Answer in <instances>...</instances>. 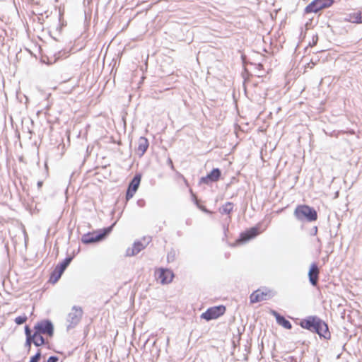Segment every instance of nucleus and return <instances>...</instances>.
Segmentation results:
<instances>
[{
	"instance_id": "39448f33",
	"label": "nucleus",
	"mask_w": 362,
	"mask_h": 362,
	"mask_svg": "<svg viewBox=\"0 0 362 362\" xmlns=\"http://www.w3.org/2000/svg\"><path fill=\"white\" fill-rule=\"evenodd\" d=\"M225 311L226 308L223 305L211 307L208 308L206 312L203 313L201 315V317L207 321H209L223 315Z\"/></svg>"
},
{
	"instance_id": "c756f323",
	"label": "nucleus",
	"mask_w": 362,
	"mask_h": 362,
	"mask_svg": "<svg viewBox=\"0 0 362 362\" xmlns=\"http://www.w3.org/2000/svg\"><path fill=\"white\" fill-rule=\"evenodd\" d=\"M168 262H170V261H173L174 260V258H175V254L172 253V252H170L168 254Z\"/></svg>"
},
{
	"instance_id": "6e6552de",
	"label": "nucleus",
	"mask_w": 362,
	"mask_h": 362,
	"mask_svg": "<svg viewBox=\"0 0 362 362\" xmlns=\"http://www.w3.org/2000/svg\"><path fill=\"white\" fill-rule=\"evenodd\" d=\"M141 175L140 174H136L133 177V179L130 182V183L128 186V189L127 190V193H126L127 200H129L134 197V194L136 193V192L137 191V189L139 187V185L141 182Z\"/></svg>"
},
{
	"instance_id": "0eeeda50",
	"label": "nucleus",
	"mask_w": 362,
	"mask_h": 362,
	"mask_svg": "<svg viewBox=\"0 0 362 362\" xmlns=\"http://www.w3.org/2000/svg\"><path fill=\"white\" fill-rule=\"evenodd\" d=\"M35 331L37 333L47 334L52 336L54 333L53 325L49 320H42L35 325Z\"/></svg>"
},
{
	"instance_id": "473e14b6",
	"label": "nucleus",
	"mask_w": 362,
	"mask_h": 362,
	"mask_svg": "<svg viewBox=\"0 0 362 362\" xmlns=\"http://www.w3.org/2000/svg\"><path fill=\"white\" fill-rule=\"evenodd\" d=\"M42 181H38L37 182V187L40 189L42 186Z\"/></svg>"
},
{
	"instance_id": "9d476101",
	"label": "nucleus",
	"mask_w": 362,
	"mask_h": 362,
	"mask_svg": "<svg viewBox=\"0 0 362 362\" xmlns=\"http://www.w3.org/2000/svg\"><path fill=\"white\" fill-rule=\"evenodd\" d=\"M313 332H316L320 337H323L325 339L329 337L327 325L320 317H317Z\"/></svg>"
},
{
	"instance_id": "ddd939ff",
	"label": "nucleus",
	"mask_w": 362,
	"mask_h": 362,
	"mask_svg": "<svg viewBox=\"0 0 362 362\" xmlns=\"http://www.w3.org/2000/svg\"><path fill=\"white\" fill-rule=\"evenodd\" d=\"M259 234V230L257 227H252L249 230L240 234V241L246 242L248 241Z\"/></svg>"
},
{
	"instance_id": "5701e85b",
	"label": "nucleus",
	"mask_w": 362,
	"mask_h": 362,
	"mask_svg": "<svg viewBox=\"0 0 362 362\" xmlns=\"http://www.w3.org/2000/svg\"><path fill=\"white\" fill-rule=\"evenodd\" d=\"M27 319H28V317L26 315L18 316V317H16L15 322L17 325H22L26 322Z\"/></svg>"
},
{
	"instance_id": "a211bd4d",
	"label": "nucleus",
	"mask_w": 362,
	"mask_h": 362,
	"mask_svg": "<svg viewBox=\"0 0 362 362\" xmlns=\"http://www.w3.org/2000/svg\"><path fill=\"white\" fill-rule=\"evenodd\" d=\"M72 260L71 257H66L64 261L60 263L59 264L57 265V272H58V277H61L62 274L64 272V270L66 269V267L69 266V264L71 263Z\"/></svg>"
},
{
	"instance_id": "e433bc0d",
	"label": "nucleus",
	"mask_w": 362,
	"mask_h": 362,
	"mask_svg": "<svg viewBox=\"0 0 362 362\" xmlns=\"http://www.w3.org/2000/svg\"><path fill=\"white\" fill-rule=\"evenodd\" d=\"M26 345L29 347V349L30 348V346H31V343L29 342V343H26Z\"/></svg>"
},
{
	"instance_id": "b1692460",
	"label": "nucleus",
	"mask_w": 362,
	"mask_h": 362,
	"mask_svg": "<svg viewBox=\"0 0 362 362\" xmlns=\"http://www.w3.org/2000/svg\"><path fill=\"white\" fill-rule=\"evenodd\" d=\"M41 358V352L39 350L35 356L31 357L30 362H39L40 359Z\"/></svg>"
},
{
	"instance_id": "9b49d317",
	"label": "nucleus",
	"mask_w": 362,
	"mask_h": 362,
	"mask_svg": "<svg viewBox=\"0 0 362 362\" xmlns=\"http://www.w3.org/2000/svg\"><path fill=\"white\" fill-rule=\"evenodd\" d=\"M221 172L220 169L214 168L206 176L201 177L200 182L209 185L212 182H217L221 177Z\"/></svg>"
},
{
	"instance_id": "7c9ffc66",
	"label": "nucleus",
	"mask_w": 362,
	"mask_h": 362,
	"mask_svg": "<svg viewBox=\"0 0 362 362\" xmlns=\"http://www.w3.org/2000/svg\"><path fill=\"white\" fill-rule=\"evenodd\" d=\"M168 164L169 165H170V167H171L172 168H173V161H172V160H171V158H168Z\"/></svg>"
},
{
	"instance_id": "72a5a7b5",
	"label": "nucleus",
	"mask_w": 362,
	"mask_h": 362,
	"mask_svg": "<svg viewBox=\"0 0 362 362\" xmlns=\"http://www.w3.org/2000/svg\"><path fill=\"white\" fill-rule=\"evenodd\" d=\"M349 134H355V132H354V130H350V131L349 132Z\"/></svg>"
},
{
	"instance_id": "1a4fd4ad",
	"label": "nucleus",
	"mask_w": 362,
	"mask_h": 362,
	"mask_svg": "<svg viewBox=\"0 0 362 362\" xmlns=\"http://www.w3.org/2000/svg\"><path fill=\"white\" fill-rule=\"evenodd\" d=\"M156 275L157 279L160 280L163 284H168L172 281L174 274L172 271L168 269H159L156 272Z\"/></svg>"
},
{
	"instance_id": "7ed1b4c3",
	"label": "nucleus",
	"mask_w": 362,
	"mask_h": 362,
	"mask_svg": "<svg viewBox=\"0 0 362 362\" xmlns=\"http://www.w3.org/2000/svg\"><path fill=\"white\" fill-rule=\"evenodd\" d=\"M333 4L334 0H314L305 7V13H317L322 9L330 7Z\"/></svg>"
},
{
	"instance_id": "423d86ee",
	"label": "nucleus",
	"mask_w": 362,
	"mask_h": 362,
	"mask_svg": "<svg viewBox=\"0 0 362 362\" xmlns=\"http://www.w3.org/2000/svg\"><path fill=\"white\" fill-rule=\"evenodd\" d=\"M273 294L272 291L264 288L257 289L250 295V303H255L257 302L268 300L272 297Z\"/></svg>"
},
{
	"instance_id": "a878e982",
	"label": "nucleus",
	"mask_w": 362,
	"mask_h": 362,
	"mask_svg": "<svg viewBox=\"0 0 362 362\" xmlns=\"http://www.w3.org/2000/svg\"><path fill=\"white\" fill-rule=\"evenodd\" d=\"M59 361V358L55 356H52L49 357L47 362H57Z\"/></svg>"
},
{
	"instance_id": "2f4dec72",
	"label": "nucleus",
	"mask_w": 362,
	"mask_h": 362,
	"mask_svg": "<svg viewBox=\"0 0 362 362\" xmlns=\"http://www.w3.org/2000/svg\"><path fill=\"white\" fill-rule=\"evenodd\" d=\"M137 203H138V205H139V206H144V200H142V199H141V200H139V201L137 202Z\"/></svg>"
},
{
	"instance_id": "f8f14e48",
	"label": "nucleus",
	"mask_w": 362,
	"mask_h": 362,
	"mask_svg": "<svg viewBox=\"0 0 362 362\" xmlns=\"http://www.w3.org/2000/svg\"><path fill=\"white\" fill-rule=\"evenodd\" d=\"M319 273L320 269L317 267V264L315 262L313 263L310 265L308 272L309 281L313 286H316L317 284L319 279Z\"/></svg>"
},
{
	"instance_id": "c9c22d12",
	"label": "nucleus",
	"mask_w": 362,
	"mask_h": 362,
	"mask_svg": "<svg viewBox=\"0 0 362 362\" xmlns=\"http://www.w3.org/2000/svg\"><path fill=\"white\" fill-rule=\"evenodd\" d=\"M317 231V228L315 227V230H313V232H315V234H316Z\"/></svg>"
},
{
	"instance_id": "f03ea898",
	"label": "nucleus",
	"mask_w": 362,
	"mask_h": 362,
	"mask_svg": "<svg viewBox=\"0 0 362 362\" xmlns=\"http://www.w3.org/2000/svg\"><path fill=\"white\" fill-rule=\"evenodd\" d=\"M115 223L111 226L105 228L102 232L95 233H88L84 234L81 237V242L84 244H90L102 240L106 235H107L112 230V228Z\"/></svg>"
},
{
	"instance_id": "c85d7f7f",
	"label": "nucleus",
	"mask_w": 362,
	"mask_h": 362,
	"mask_svg": "<svg viewBox=\"0 0 362 362\" xmlns=\"http://www.w3.org/2000/svg\"><path fill=\"white\" fill-rule=\"evenodd\" d=\"M25 333L26 337L33 335L32 334V332L30 329V328L28 327V326H25Z\"/></svg>"
},
{
	"instance_id": "cd10ccee",
	"label": "nucleus",
	"mask_w": 362,
	"mask_h": 362,
	"mask_svg": "<svg viewBox=\"0 0 362 362\" xmlns=\"http://www.w3.org/2000/svg\"><path fill=\"white\" fill-rule=\"evenodd\" d=\"M317 40H318L317 35H314L313 37L312 43L310 42V45H312V46L315 45L317 42Z\"/></svg>"
},
{
	"instance_id": "dca6fc26",
	"label": "nucleus",
	"mask_w": 362,
	"mask_h": 362,
	"mask_svg": "<svg viewBox=\"0 0 362 362\" xmlns=\"http://www.w3.org/2000/svg\"><path fill=\"white\" fill-rule=\"evenodd\" d=\"M273 315L275 317L277 323L283 327L290 329L292 328L291 323L287 320L284 317L281 316L276 311L272 312Z\"/></svg>"
},
{
	"instance_id": "412c9836",
	"label": "nucleus",
	"mask_w": 362,
	"mask_h": 362,
	"mask_svg": "<svg viewBox=\"0 0 362 362\" xmlns=\"http://www.w3.org/2000/svg\"><path fill=\"white\" fill-rule=\"evenodd\" d=\"M351 21L355 23H362V13L358 12L350 16Z\"/></svg>"
},
{
	"instance_id": "20e7f679",
	"label": "nucleus",
	"mask_w": 362,
	"mask_h": 362,
	"mask_svg": "<svg viewBox=\"0 0 362 362\" xmlns=\"http://www.w3.org/2000/svg\"><path fill=\"white\" fill-rule=\"evenodd\" d=\"M83 315V310L81 307L74 305L72 307L71 312L67 315V329L74 327L79 323Z\"/></svg>"
},
{
	"instance_id": "f257e3e1",
	"label": "nucleus",
	"mask_w": 362,
	"mask_h": 362,
	"mask_svg": "<svg viewBox=\"0 0 362 362\" xmlns=\"http://www.w3.org/2000/svg\"><path fill=\"white\" fill-rule=\"evenodd\" d=\"M294 215L300 221L307 220L313 221L317 218V211L312 207L307 205H300L296 207Z\"/></svg>"
},
{
	"instance_id": "bb28decb",
	"label": "nucleus",
	"mask_w": 362,
	"mask_h": 362,
	"mask_svg": "<svg viewBox=\"0 0 362 362\" xmlns=\"http://www.w3.org/2000/svg\"><path fill=\"white\" fill-rule=\"evenodd\" d=\"M34 341H35V339H34V334L33 335H31V336L26 337V343L30 342V343H33L34 344Z\"/></svg>"
},
{
	"instance_id": "6ab92c4d",
	"label": "nucleus",
	"mask_w": 362,
	"mask_h": 362,
	"mask_svg": "<svg viewBox=\"0 0 362 362\" xmlns=\"http://www.w3.org/2000/svg\"><path fill=\"white\" fill-rule=\"evenodd\" d=\"M34 339H35L34 344L36 346H40L45 344V339L42 336V334L37 333L36 331H35V332H34Z\"/></svg>"
},
{
	"instance_id": "f704fd0d",
	"label": "nucleus",
	"mask_w": 362,
	"mask_h": 362,
	"mask_svg": "<svg viewBox=\"0 0 362 362\" xmlns=\"http://www.w3.org/2000/svg\"><path fill=\"white\" fill-rule=\"evenodd\" d=\"M317 231V228L315 227V230H313V232H315V234H316Z\"/></svg>"
},
{
	"instance_id": "f3484780",
	"label": "nucleus",
	"mask_w": 362,
	"mask_h": 362,
	"mask_svg": "<svg viewBox=\"0 0 362 362\" xmlns=\"http://www.w3.org/2000/svg\"><path fill=\"white\" fill-rule=\"evenodd\" d=\"M148 147V141L147 139L145 137H140L138 141V148H137V152L140 154V156H143L144 153L146 151L147 148Z\"/></svg>"
},
{
	"instance_id": "4468645a",
	"label": "nucleus",
	"mask_w": 362,
	"mask_h": 362,
	"mask_svg": "<svg viewBox=\"0 0 362 362\" xmlns=\"http://www.w3.org/2000/svg\"><path fill=\"white\" fill-rule=\"evenodd\" d=\"M317 317V316H309L302 320L300 322V325L304 329L313 332Z\"/></svg>"
},
{
	"instance_id": "4be33fe9",
	"label": "nucleus",
	"mask_w": 362,
	"mask_h": 362,
	"mask_svg": "<svg viewBox=\"0 0 362 362\" xmlns=\"http://www.w3.org/2000/svg\"><path fill=\"white\" fill-rule=\"evenodd\" d=\"M74 86H69L66 87V83L64 82L61 83L59 86V89L62 91L64 93H70L73 90Z\"/></svg>"
},
{
	"instance_id": "2eb2a0df",
	"label": "nucleus",
	"mask_w": 362,
	"mask_h": 362,
	"mask_svg": "<svg viewBox=\"0 0 362 362\" xmlns=\"http://www.w3.org/2000/svg\"><path fill=\"white\" fill-rule=\"evenodd\" d=\"M140 241H136L134 243L132 247H129L126 251V255L128 257L134 256L146 247Z\"/></svg>"
},
{
	"instance_id": "393cba45",
	"label": "nucleus",
	"mask_w": 362,
	"mask_h": 362,
	"mask_svg": "<svg viewBox=\"0 0 362 362\" xmlns=\"http://www.w3.org/2000/svg\"><path fill=\"white\" fill-rule=\"evenodd\" d=\"M60 277H58V272H57V268L55 267L54 272L52 274L51 276V281H52L54 283L57 282Z\"/></svg>"
},
{
	"instance_id": "aec40b11",
	"label": "nucleus",
	"mask_w": 362,
	"mask_h": 362,
	"mask_svg": "<svg viewBox=\"0 0 362 362\" xmlns=\"http://www.w3.org/2000/svg\"><path fill=\"white\" fill-rule=\"evenodd\" d=\"M233 209V204L232 202H226L222 207L220 209V212L221 214H229Z\"/></svg>"
}]
</instances>
